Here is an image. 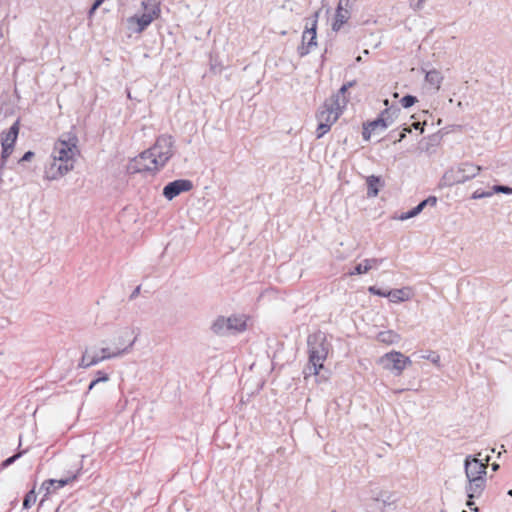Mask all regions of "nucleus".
<instances>
[{
    "mask_svg": "<svg viewBox=\"0 0 512 512\" xmlns=\"http://www.w3.org/2000/svg\"><path fill=\"white\" fill-rule=\"evenodd\" d=\"M36 492L33 487L24 497L23 500V509H29L36 502Z\"/></svg>",
    "mask_w": 512,
    "mask_h": 512,
    "instance_id": "nucleus-29",
    "label": "nucleus"
},
{
    "mask_svg": "<svg viewBox=\"0 0 512 512\" xmlns=\"http://www.w3.org/2000/svg\"><path fill=\"white\" fill-rule=\"evenodd\" d=\"M100 352H101V355H103V354L112 353L113 351H111V349L108 347H103V348H101Z\"/></svg>",
    "mask_w": 512,
    "mask_h": 512,
    "instance_id": "nucleus-50",
    "label": "nucleus"
},
{
    "mask_svg": "<svg viewBox=\"0 0 512 512\" xmlns=\"http://www.w3.org/2000/svg\"><path fill=\"white\" fill-rule=\"evenodd\" d=\"M78 138L75 134H63L55 143L52 157L53 162L46 169L47 179L56 180L74 168L75 157L80 153Z\"/></svg>",
    "mask_w": 512,
    "mask_h": 512,
    "instance_id": "nucleus-1",
    "label": "nucleus"
},
{
    "mask_svg": "<svg viewBox=\"0 0 512 512\" xmlns=\"http://www.w3.org/2000/svg\"><path fill=\"white\" fill-rule=\"evenodd\" d=\"M411 132V127H404L401 132L391 131L389 136L394 140V143L401 142Z\"/></svg>",
    "mask_w": 512,
    "mask_h": 512,
    "instance_id": "nucleus-31",
    "label": "nucleus"
},
{
    "mask_svg": "<svg viewBox=\"0 0 512 512\" xmlns=\"http://www.w3.org/2000/svg\"><path fill=\"white\" fill-rule=\"evenodd\" d=\"M142 6L144 8V13L140 16L134 15L128 18L129 24H137V28L135 32L141 33L143 32L154 19L158 18L160 15V7L159 2L157 0H144L142 1Z\"/></svg>",
    "mask_w": 512,
    "mask_h": 512,
    "instance_id": "nucleus-7",
    "label": "nucleus"
},
{
    "mask_svg": "<svg viewBox=\"0 0 512 512\" xmlns=\"http://www.w3.org/2000/svg\"><path fill=\"white\" fill-rule=\"evenodd\" d=\"M462 512H466L465 510H463Z\"/></svg>",
    "mask_w": 512,
    "mask_h": 512,
    "instance_id": "nucleus-58",
    "label": "nucleus"
},
{
    "mask_svg": "<svg viewBox=\"0 0 512 512\" xmlns=\"http://www.w3.org/2000/svg\"><path fill=\"white\" fill-rule=\"evenodd\" d=\"M90 360V357L88 356V358L86 360H84V363H88Z\"/></svg>",
    "mask_w": 512,
    "mask_h": 512,
    "instance_id": "nucleus-57",
    "label": "nucleus"
},
{
    "mask_svg": "<svg viewBox=\"0 0 512 512\" xmlns=\"http://www.w3.org/2000/svg\"><path fill=\"white\" fill-rule=\"evenodd\" d=\"M481 166L474 165L470 162H463L455 167L448 169L441 178V186L451 187L461 184L475 178L480 171Z\"/></svg>",
    "mask_w": 512,
    "mask_h": 512,
    "instance_id": "nucleus-3",
    "label": "nucleus"
},
{
    "mask_svg": "<svg viewBox=\"0 0 512 512\" xmlns=\"http://www.w3.org/2000/svg\"><path fill=\"white\" fill-rule=\"evenodd\" d=\"M348 89L342 85L337 93L333 94L332 96H337V104L338 107L345 108L348 99L346 98L345 94L347 93Z\"/></svg>",
    "mask_w": 512,
    "mask_h": 512,
    "instance_id": "nucleus-27",
    "label": "nucleus"
},
{
    "mask_svg": "<svg viewBox=\"0 0 512 512\" xmlns=\"http://www.w3.org/2000/svg\"><path fill=\"white\" fill-rule=\"evenodd\" d=\"M425 0H417V3L415 4V8L420 9L423 5Z\"/></svg>",
    "mask_w": 512,
    "mask_h": 512,
    "instance_id": "nucleus-53",
    "label": "nucleus"
},
{
    "mask_svg": "<svg viewBox=\"0 0 512 512\" xmlns=\"http://www.w3.org/2000/svg\"><path fill=\"white\" fill-rule=\"evenodd\" d=\"M97 384H98V383L93 379V380L90 382L89 386H88V391H87V393H88L89 391H91V390H92V389H93Z\"/></svg>",
    "mask_w": 512,
    "mask_h": 512,
    "instance_id": "nucleus-51",
    "label": "nucleus"
},
{
    "mask_svg": "<svg viewBox=\"0 0 512 512\" xmlns=\"http://www.w3.org/2000/svg\"><path fill=\"white\" fill-rule=\"evenodd\" d=\"M492 195L495 193L512 194V187L506 185H494L491 188Z\"/></svg>",
    "mask_w": 512,
    "mask_h": 512,
    "instance_id": "nucleus-34",
    "label": "nucleus"
},
{
    "mask_svg": "<svg viewBox=\"0 0 512 512\" xmlns=\"http://www.w3.org/2000/svg\"><path fill=\"white\" fill-rule=\"evenodd\" d=\"M373 132L374 131L367 125V123L363 125L362 137L365 141H368L371 138V134Z\"/></svg>",
    "mask_w": 512,
    "mask_h": 512,
    "instance_id": "nucleus-40",
    "label": "nucleus"
},
{
    "mask_svg": "<svg viewBox=\"0 0 512 512\" xmlns=\"http://www.w3.org/2000/svg\"><path fill=\"white\" fill-rule=\"evenodd\" d=\"M337 101V96L327 99L316 114L317 119L332 126L343 112V108L338 107Z\"/></svg>",
    "mask_w": 512,
    "mask_h": 512,
    "instance_id": "nucleus-11",
    "label": "nucleus"
},
{
    "mask_svg": "<svg viewBox=\"0 0 512 512\" xmlns=\"http://www.w3.org/2000/svg\"><path fill=\"white\" fill-rule=\"evenodd\" d=\"M422 205L424 207L426 206H435L437 203V197L436 196H429L428 198L421 201Z\"/></svg>",
    "mask_w": 512,
    "mask_h": 512,
    "instance_id": "nucleus-41",
    "label": "nucleus"
},
{
    "mask_svg": "<svg viewBox=\"0 0 512 512\" xmlns=\"http://www.w3.org/2000/svg\"><path fill=\"white\" fill-rule=\"evenodd\" d=\"M351 16V12L347 8H343L342 6H337L334 21L332 23V30L339 31L341 27L348 21Z\"/></svg>",
    "mask_w": 512,
    "mask_h": 512,
    "instance_id": "nucleus-16",
    "label": "nucleus"
},
{
    "mask_svg": "<svg viewBox=\"0 0 512 512\" xmlns=\"http://www.w3.org/2000/svg\"><path fill=\"white\" fill-rule=\"evenodd\" d=\"M34 157V152L27 151L24 155L19 159V163L30 161Z\"/></svg>",
    "mask_w": 512,
    "mask_h": 512,
    "instance_id": "nucleus-45",
    "label": "nucleus"
},
{
    "mask_svg": "<svg viewBox=\"0 0 512 512\" xmlns=\"http://www.w3.org/2000/svg\"><path fill=\"white\" fill-rule=\"evenodd\" d=\"M361 60H362L361 56H358V57L356 58V61H357V62H360Z\"/></svg>",
    "mask_w": 512,
    "mask_h": 512,
    "instance_id": "nucleus-55",
    "label": "nucleus"
},
{
    "mask_svg": "<svg viewBox=\"0 0 512 512\" xmlns=\"http://www.w3.org/2000/svg\"><path fill=\"white\" fill-rule=\"evenodd\" d=\"M424 208L425 207L420 202L417 206L413 207L412 209L408 210L405 213H402L400 215L399 219L403 221V220L413 218V217L417 216L418 214H420Z\"/></svg>",
    "mask_w": 512,
    "mask_h": 512,
    "instance_id": "nucleus-26",
    "label": "nucleus"
},
{
    "mask_svg": "<svg viewBox=\"0 0 512 512\" xmlns=\"http://www.w3.org/2000/svg\"><path fill=\"white\" fill-rule=\"evenodd\" d=\"M426 124V121L424 123H420V122H414L412 124V127L416 130H420V133H423L424 129H423V125Z\"/></svg>",
    "mask_w": 512,
    "mask_h": 512,
    "instance_id": "nucleus-47",
    "label": "nucleus"
},
{
    "mask_svg": "<svg viewBox=\"0 0 512 512\" xmlns=\"http://www.w3.org/2000/svg\"><path fill=\"white\" fill-rule=\"evenodd\" d=\"M227 322L224 316L217 317L211 325L212 332L218 336L230 335Z\"/></svg>",
    "mask_w": 512,
    "mask_h": 512,
    "instance_id": "nucleus-19",
    "label": "nucleus"
},
{
    "mask_svg": "<svg viewBox=\"0 0 512 512\" xmlns=\"http://www.w3.org/2000/svg\"><path fill=\"white\" fill-rule=\"evenodd\" d=\"M308 354L310 363L315 367L324 368V362L327 359L330 343L322 332L311 334L307 338Z\"/></svg>",
    "mask_w": 512,
    "mask_h": 512,
    "instance_id": "nucleus-4",
    "label": "nucleus"
},
{
    "mask_svg": "<svg viewBox=\"0 0 512 512\" xmlns=\"http://www.w3.org/2000/svg\"><path fill=\"white\" fill-rule=\"evenodd\" d=\"M14 147L8 145H2V152L0 156V169H3L6 165L7 159L13 152Z\"/></svg>",
    "mask_w": 512,
    "mask_h": 512,
    "instance_id": "nucleus-30",
    "label": "nucleus"
},
{
    "mask_svg": "<svg viewBox=\"0 0 512 512\" xmlns=\"http://www.w3.org/2000/svg\"><path fill=\"white\" fill-rule=\"evenodd\" d=\"M411 363L409 357L398 351L388 352L379 359V364L396 376L400 375L407 365H411Z\"/></svg>",
    "mask_w": 512,
    "mask_h": 512,
    "instance_id": "nucleus-8",
    "label": "nucleus"
},
{
    "mask_svg": "<svg viewBox=\"0 0 512 512\" xmlns=\"http://www.w3.org/2000/svg\"><path fill=\"white\" fill-rule=\"evenodd\" d=\"M19 134V120L15 121L7 131L1 133V145L14 147Z\"/></svg>",
    "mask_w": 512,
    "mask_h": 512,
    "instance_id": "nucleus-15",
    "label": "nucleus"
},
{
    "mask_svg": "<svg viewBox=\"0 0 512 512\" xmlns=\"http://www.w3.org/2000/svg\"><path fill=\"white\" fill-rule=\"evenodd\" d=\"M136 337H134V339H132L127 345L126 347L124 348H118L117 350H113L112 353H108V354H103V355H98V354H95L93 355L92 357H90V360L88 363H84V360H86L88 358V353L87 351H85V353L82 355L81 357V360L78 364V367L80 368H88V367H91V366H94V365H97L99 364L100 362L102 361H105V360H109V359H113V358H117V357H121L123 356L124 354H126L127 352H129V350L132 348V346L134 345L135 341H136Z\"/></svg>",
    "mask_w": 512,
    "mask_h": 512,
    "instance_id": "nucleus-12",
    "label": "nucleus"
},
{
    "mask_svg": "<svg viewBox=\"0 0 512 512\" xmlns=\"http://www.w3.org/2000/svg\"><path fill=\"white\" fill-rule=\"evenodd\" d=\"M382 262V259H365L361 263H358L354 267V271L352 274H364L367 273L370 269H372L374 266L379 265Z\"/></svg>",
    "mask_w": 512,
    "mask_h": 512,
    "instance_id": "nucleus-21",
    "label": "nucleus"
},
{
    "mask_svg": "<svg viewBox=\"0 0 512 512\" xmlns=\"http://www.w3.org/2000/svg\"><path fill=\"white\" fill-rule=\"evenodd\" d=\"M356 84H357V81H356V80H351V81H348V82L344 83L343 85H344L347 89H349V88L354 87Z\"/></svg>",
    "mask_w": 512,
    "mask_h": 512,
    "instance_id": "nucleus-49",
    "label": "nucleus"
},
{
    "mask_svg": "<svg viewBox=\"0 0 512 512\" xmlns=\"http://www.w3.org/2000/svg\"><path fill=\"white\" fill-rule=\"evenodd\" d=\"M467 502H466V506L471 510V511H475L477 512L478 511V507L475 506V502H474V498H470V496L467 494Z\"/></svg>",
    "mask_w": 512,
    "mask_h": 512,
    "instance_id": "nucleus-46",
    "label": "nucleus"
},
{
    "mask_svg": "<svg viewBox=\"0 0 512 512\" xmlns=\"http://www.w3.org/2000/svg\"><path fill=\"white\" fill-rule=\"evenodd\" d=\"M323 368L315 367L312 363H310V359L308 358V364L303 369L304 378L307 379L310 376H318Z\"/></svg>",
    "mask_w": 512,
    "mask_h": 512,
    "instance_id": "nucleus-28",
    "label": "nucleus"
},
{
    "mask_svg": "<svg viewBox=\"0 0 512 512\" xmlns=\"http://www.w3.org/2000/svg\"><path fill=\"white\" fill-rule=\"evenodd\" d=\"M318 127H317V135H316V138L317 139H320L322 138L331 128V126H329V124H326L324 123L323 120H318Z\"/></svg>",
    "mask_w": 512,
    "mask_h": 512,
    "instance_id": "nucleus-32",
    "label": "nucleus"
},
{
    "mask_svg": "<svg viewBox=\"0 0 512 512\" xmlns=\"http://www.w3.org/2000/svg\"><path fill=\"white\" fill-rule=\"evenodd\" d=\"M126 335H128V331L124 332L121 336L118 337L117 345L115 346L114 350H117L118 348H124L126 343Z\"/></svg>",
    "mask_w": 512,
    "mask_h": 512,
    "instance_id": "nucleus-44",
    "label": "nucleus"
},
{
    "mask_svg": "<svg viewBox=\"0 0 512 512\" xmlns=\"http://www.w3.org/2000/svg\"><path fill=\"white\" fill-rule=\"evenodd\" d=\"M376 339L381 343L391 345L400 341V335L393 330H386L379 332Z\"/></svg>",
    "mask_w": 512,
    "mask_h": 512,
    "instance_id": "nucleus-22",
    "label": "nucleus"
},
{
    "mask_svg": "<svg viewBox=\"0 0 512 512\" xmlns=\"http://www.w3.org/2000/svg\"><path fill=\"white\" fill-rule=\"evenodd\" d=\"M174 140L170 135H161L157 138L155 144L146 151L151 156L153 164L161 169L173 156Z\"/></svg>",
    "mask_w": 512,
    "mask_h": 512,
    "instance_id": "nucleus-5",
    "label": "nucleus"
},
{
    "mask_svg": "<svg viewBox=\"0 0 512 512\" xmlns=\"http://www.w3.org/2000/svg\"><path fill=\"white\" fill-rule=\"evenodd\" d=\"M140 290H141V286H140V285H138V286H137V287L132 291V293H131V295H130V297H129V298H130V300L135 299V298L139 295Z\"/></svg>",
    "mask_w": 512,
    "mask_h": 512,
    "instance_id": "nucleus-48",
    "label": "nucleus"
},
{
    "mask_svg": "<svg viewBox=\"0 0 512 512\" xmlns=\"http://www.w3.org/2000/svg\"><path fill=\"white\" fill-rule=\"evenodd\" d=\"M193 188V183L188 179H176L167 183L162 191L167 200H172L183 192H188Z\"/></svg>",
    "mask_w": 512,
    "mask_h": 512,
    "instance_id": "nucleus-13",
    "label": "nucleus"
},
{
    "mask_svg": "<svg viewBox=\"0 0 512 512\" xmlns=\"http://www.w3.org/2000/svg\"><path fill=\"white\" fill-rule=\"evenodd\" d=\"M387 291L388 290H384V289L378 288L376 286H370L368 288V292L370 294L377 295V296H380V297H387L388 298Z\"/></svg>",
    "mask_w": 512,
    "mask_h": 512,
    "instance_id": "nucleus-37",
    "label": "nucleus"
},
{
    "mask_svg": "<svg viewBox=\"0 0 512 512\" xmlns=\"http://www.w3.org/2000/svg\"><path fill=\"white\" fill-rule=\"evenodd\" d=\"M97 383L109 381V375L104 371L98 370L96 372V378L94 379Z\"/></svg>",
    "mask_w": 512,
    "mask_h": 512,
    "instance_id": "nucleus-39",
    "label": "nucleus"
},
{
    "mask_svg": "<svg viewBox=\"0 0 512 512\" xmlns=\"http://www.w3.org/2000/svg\"><path fill=\"white\" fill-rule=\"evenodd\" d=\"M24 453V451H21L19 453H16L8 458H6L2 463H1V467L2 468H7L8 466L12 465L17 459H19L22 454Z\"/></svg>",
    "mask_w": 512,
    "mask_h": 512,
    "instance_id": "nucleus-36",
    "label": "nucleus"
},
{
    "mask_svg": "<svg viewBox=\"0 0 512 512\" xmlns=\"http://www.w3.org/2000/svg\"><path fill=\"white\" fill-rule=\"evenodd\" d=\"M399 113H400V108L397 106H392L390 108L384 109L380 113V116L383 117L385 119V121L387 122V124L390 126L394 122V120L398 117Z\"/></svg>",
    "mask_w": 512,
    "mask_h": 512,
    "instance_id": "nucleus-24",
    "label": "nucleus"
},
{
    "mask_svg": "<svg viewBox=\"0 0 512 512\" xmlns=\"http://www.w3.org/2000/svg\"><path fill=\"white\" fill-rule=\"evenodd\" d=\"M388 298L391 302H404L410 298V290L408 288L391 289L387 291Z\"/></svg>",
    "mask_w": 512,
    "mask_h": 512,
    "instance_id": "nucleus-20",
    "label": "nucleus"
},
{
    "mask_svg": "<svg viewBox=\"0 0 512 512\" xmlns=\"http://www.w3.org/2000/svg\"><path fill=\"white\" fill-rule=\"evenodd\" d=\"M482 453L476 456L468 455L464 460V470L467 478L465 487L466 493L470 498H478L486 487V463L480 458Z\"/></svg>",
    "mask_w": 512,
    "mask_h": 512,
    "instance_id": "nucleus-2",
    "label": "nucleus"
},
{
    "mask_svg": "<svg viewBox=\"0 0 512 512\" xmlns=\"http://www.w3.org/2000/svg\"><path fill=\"white\" fill-rule=\"evenodd\" d=\"M491 468H492V470H493L494 472H496V471H498V470H499L500 465H499L498 463L494 462V463H492V464H491Z\"/></svg>",
    "mask_w": 512,
    "mask_h": 512,
    "instance_id": "nucleus-52",
    "label": "nucleus"
},
{
    "mask_svg": "<svg viewBox=\"0 0 512 512\" xmlns=\"http://www.w3.org/2000/svg\"><path fill=\"white\" fill-rule=\"evenodd\" d=\"M484 463H486V466L488 465L489 461L491 460L490 455H486L484 458H481Z\"/></svg>",
    "mask_w": 512,
    "mask_h": 512,
    "instance_id": "nucleus-54",
    "label": "nucleus"
},
{
    "mask_svg": "<svg viewBox=\"0 0 512 512\" xmlns=\"http://www.w3.org/2000/svg\"><path fill=\"white\" fill-rule=\"evenodd\" d=\"M320 15V10H317L309 18H306L305 29L302 33L301 46L298 47L297 52L300 57H304L311 52L313 47L317 46V24Z\"/></svg>",
    "mask_w": 512,
    "mask_h": 512,
    "instance_id": "nucleus-6",
    "label": "nucleus"
},
{
    "mask_svg": "<svg viewBox=\"0 0 512 512\" xmlns=\"http://www.w3.org/2000/svg\"><path fill=\"white\" fill-rule=\"evenodd\" d=\"M507 494L512 497V489H510Z\"/></svg>",
    "mask_w": 512,
    "mask_h": 512,
    "instance_id": "nucleus-56",
    "label": "nucleus"
},
{
    "mask_svg": "<svg viewBox=\"0 0 512 512\" xmlns=\"http://www.w3.org/2000/svg\"><path fill=\"white\" fill-rule=\"evenodd\" d=\"M367 196L376 197L380 188L384 186V181L381 176L371 175L366 178Z\"/></svg>",
    "mask_w": 512,
    "mask_h": 512,
    "instance_id": "nucleus-17",
    "label": "nucleus"
},
{
    "mask_svg": "<svg viewBox=\"0 0 512 512\" xmlns=\"http://www.w3.org/2000/svg\"><path fill=\"white\" fill-rule=\"evenodd\" d=\"M354 4H355V0H339V3L337 6H342L343 8H347L351 12V9Z\"/></svg>",
    "mask_w": 512,
    "mask_h": 512,
    "instance_id": "nucleus-43",
    "label": "nucleus"
},
{
    "mask_svg": "<svg viewBox=\"0 0 512 512\" xmlns=\"http://www.w3.org/2000/svg\"><path fill=\"white\" fill-rule=\"evenodd\" d=\"M492 196V192H491V189L490 190H487V191H484V190H481V189H477L476 191H474L471 195V199H482V198H487V197H491Z\"/></svg>",
    "mask_w": 512,
    "mask_h": 512,
    "instance_id": "nucleus-35",
    "label": "nucleus"
},
{
    "mask_svg": "<svg viewBox=\"0 0 512 512\" xmlns=\"http://www.w3.org/2000/svg\"><path fill=\"white\" fill-rule=\"evenodd\" d=\"M151 156L145 150L137 157L131 159L126 167L128 174H137L143 172L156 173L160 170L158 165L153 164Z\"/></svg>",
    "mask_w": 512,
    "mask_h": 512,
    "instance_id": "nucleus-10",
    "label": "nucleus"
},
{
    "mask_svg": "<svg viewBox=\"0 0 512 512\" xmlns=\"http://www.w3.org/2000/svg\"><path fill=\"white\" fill-rule=\"evenodd\" d=\"M104 1L105 0H94L88 12L89 16H92L95 13V11L103 4Z\"/></svg>",
    "mask_w": 512,
    "mask_h": 512,
    "instance_id": "nucleus-42",
    "label": "nucleus"
},
{
    "mask_svg": "<svg viewBox=\"0 0 512 512\" xmlns=\"http://www.w3.org/2000/svg\"><path fill=\"white\" fill-rule=\"evenodd\" d=\"M398 497L390 491H379L373 493L369 507L373 512H390L396 509Z\"/></svg>",
    "mask_w": 512,
    "mask_h": 512,
    "instance_id": "nucleus-9",
    "label": "nucleus"
},
{
    "mask_svg": "<svg viewBox=\"0 0 512 512\" xmlns=\"http://www.w3.org/2000/svg\"><path fill=\"white\" fill-rule=\"evenodd\" d=\"M367 125L374 131L376 132L377 130H380V131H383L385 130L386 128L389 127V125L387 124V122L385 121V119L383 117H381L380 115L372 120V121H368L367 122Z\"/></svg>",
    "mask_w": 512,
    "mask_h": 512,
    "instance_id": "nucleus-25",
    "label": "nucleus"
},
{
    "mask_svg": "<svg viewBox=\"0 0 512 512\" xmlns=\"http://www.w3.org/2000/svg\"><path fill=\"white\" fill-rule=\"evenodd\" d=\"M417 102V98L413 95L407 94L403 96L400 100L401 106L403 108H410Z\"/></svg>",
    "mask_w": 512,
    "mask_h": 512,
    "instance_id": "nucleus-33",
    "label": "nucleus"
},
{
    "mask_svg": "<svg viewBox=\"0 0 512 512\" xmlns=\"http://www.w3.org/2000/svg\"><path fill=\"white\" fill-rule=\"evenodd\" d=\"M82 467H77L75 471L68 472V475L61 479H48L43 482L42 489H45L47 494L55 492L57 489L66 486L72 481L76 480L80 475Z\"/></svg>",
    "mask_w": 512,
    "mask_h": 512,
    "instance_id": "nucleus-14",
    "label": "nucleus"
},
{
    "mask_svg": "<svg viewBox=\"0 0 512 512\" xmlns=\"http://www.w3.org/2000/svg\"><path fill=\"white\" fill-rule=\"evenodd\" d=\"M422 358L430 360L434 364H438L440 362V356L434 351H429L426 354L422 355Z\"/></svg>",
    "mask_w": 512,
    "mask_h": 512,
    "instance_id": "nucleus-38",
    "label": "nucleus"
},
{
    "mask_svg": "<svg viewBox=\"0 0 512 512\" xmlns=\"http://www.w3.org/2000/svg\"><path fill=\"white\" fill-rule=\"evenodd\" d=\"M425 80L430 85L434 86L436 89L440 88V84L443 80V76L440 71L433 69L427 71L425 74Z\"/></svg>",
    "mask_w": 512,
    "mask_h": 512,
    "instance_id": "nucleus-23",
    "label": "nucleus"
},
{
    "mask_svg": "<svg viewBox=\"0 0 512 512\" xmlns=\"http://www.w3.org/2000/svg\"><path fill=\"white\" fill-rule=\"evenodd\" d=\"M230 334H237L246 330V320L242 316H230L226 318Z\"/></svg>",
    "mask_w": 512,
    "mask_h": 512,
    "instance_id": "nucleus-18",
    "label": "nucleus"
}]
</instances>
